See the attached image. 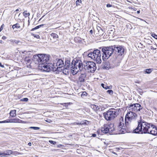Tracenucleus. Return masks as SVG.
<instances>
[{
  "label": "nucleus",
  "instance_id": "11",
  "mask_svg": "<svg viewBox=\"0 0 157 157\" xmlns=\"http://www.w3.org/2000/svg\"><path fill=\"white\" fill-rule=\"evenodd\" d=\"M52 65L54 71H61L62 68L64 66V63L62 59H58L54 61Z\"/></svg>",
  "mask_w": 157,
  "mask_h": 157
},
{
  "label": "nucleus",
  "instance_id": "57",
  "mask_svg": "<svg viewBox=\"0 0 157 157\" xmlns=\"http://www.w3.org/2000/svg\"><path fill=\"white\" fill-rule=\"evenodd\" d=\"M2 42H3V41L2 40H0V43H2Z\"/></svg>",
  "mask_w": 157,
  "mask_h": 157
},
{
  "label": "nucleus",
  "instance_id": "44",
  "mask_svg": "<svg viewBox=\"0 0 157 157\" xmlns=\"http://www.w3.org/2000/svg\"><path fill=\"white\" fill-rule=\"evenodd\" d=\"M136 103L135 104V105L134 106V112L137 111V108H136Z\"/></svg>",
  "mask_w": 157,
  "mask_h": 157
},
{
  "label": "nucleus",
  "instance_id": "14",
  "mask_svg": "<svg viewBox=\"0 0 157 157\" xmlns=\"http://www.w3.org/2000/svg\"><path fill=\"white\" fill-rule=\"evenodd\" d=\"M148 134H150L153 135H156L157 134V128L154 125L151 124L149 130Z\"/></svg>",
  "mask_w": 157,
  "mask_h": 157
},
{
  "label": "nucleus",
  "instance_id": "27",
  "mask_svg": "<svg viewBox=\"0 0 157 157\" xmlns=\"http://www.w3.org/2000/svg\"><path fill=\"white\" fill-rule=\"evenodd\" d=\"M50 36L54 39H56L58 38V37L57 35L54 33H52L51 34Z\"/></svg>",
  "mask_w": 157,
  "mask_h": 157
},
{
  "label": "nucleus",
  "instance_id": "42",
  "mask_svg": "<svg viewBox=\"0 0 157 157\" xmlns=\"http://www.w3.org/2000/svg\"><path fill=\"white\" fill-rule=\"evenodd\" d=\"M33 35L34 37H36L37 39H39L40 38V36L38 35L33 34Z\"/></svg>",
  "mask_w": 157,
  "mask_h": 157
},
{
  "label": "nucleus",
  "instance_id": "46",
  "mask_svg": "<svg viewBox=\"0 0 157 157\" xmlns=\"http://www.w3.org/2000/svg\"><path fill=\"white\" fill-rule=\"evenodd\" d=\"M4 26V25L3 24L1 25V27L0 28V32H1L2 31V30L3 29V27Z\"/></svg>",
  "mask_w": 157,
  "mask_h": 157
},
{
  "label": "nucleus",
  "instance_id": "19",
  "mask_svg": "<svg viewBox=\"0 0 157 157\" xmlns=\"http://www.w3.org/2000/svg\"><path fill=\"white\" fill-rule=\"evenodd\" d=\"M11 122L16 123H24V121L19 119L18 118H15L12 120Z\"/></svg>",
  "mask_w": 157,
  "mask_h": 157
},
{
  "label": "nucleus",
  "instance_id": "36",
  "mask_svg": "<svg viewBox=\"0 0 157 157\" xmlns=\"http://www.w3.org/2000/svg\"><path fill=\"white\" fill-rule=\"evenodd\" d=\"M87 95V93L86 92H83L82 94H81V96L82 97H86Z\"/></svg>",
  "mask_w": 157,
  "mask_h": 157
},
{
  "label": "nucleus",
  "instance_id": "21",
  "mask_svg": "<svg viewBox=\"0 0 157 157\" xmlns=\"http://www.w3.org/2000/svg\"><path fill=\"white\" fill-rule=\"evenodd\" d=\"M16 110H13L10 111V115L12 117H15L16 115Z\"/></svg>",
  "mask_w": 157,
  "mask_h": 157
},
{
  "label": "nucleus",
  "instance_id": "33",
  "mask_svg": "<svg viewBox=\"0 0 157 157\" xmlns=\"http://www.w3.org/2000/svg\"><path fill=\"white\" fill-rule=\"evenodd\" d=\"M12 154L15 155H17L21 154L17 151H12Z\"/></svg>",
  "mask_w": 157,
  "mask_h": 157
},
{
  "label": "nucleus",
  "instance_id": "39",
  "mask_svg": "<svg viewBox=\"0 0 157 157\" xmlns=\"http://www.w3.org/2000/svg\"><path fill=\"white\" fill-rule=\"evenodd\" d=\"M6 152L7 153L8 155H10L12 154V151L11 150H8L6 151Z\"/></svg>",
  "mask_w": 157,
  "mask_h": 157
},
{
  "label": "nucleus",
  "instance_id": "30",
  "mask_svg": "<svg viewBox=\"0 0 157 157\" xmlns=\"http://www.w3.org/2000/svg\"><path fill=\"white\" fill-rule=\"evenodd\" d=\"M44 25H43V24H42V25H38V26L36 27H35L32 29H31V31H34L36 29H39V28H40V27L43 26Z\"/></svg>",
  "mask_w": 157,
  "mask_h": 157
},
{
  "label": "nucleus",
  "instance_id": "50",
  "mask_svg": "<svg viewBox=\"0 0 157 157\" xmlns=\"http://www.w3.org/2000/svg\"><path fill=\"white\" fill-rule=\"evenodd\" d=\"M0 67H4V65H2L1 63L0 62Z\"/></svg>",
  "mask_w": 157,
  "mask_h": 157
},
{
  "label": "nucleus",
  "instance_id": "58",
  "mask_svg": "<svg viewBox=\"0 0 157 157\" xmlns=\"http://www.w3.org/2000/svg\"><path fill=\"white\" fill-rule=\"evenodd\" d=\"M19 11V9H17L15 11L17 12V11Z\"/></svg>",
  "mask_w": 157,
  "mask_h": 157
},
{
  "label": "nucleus",
  "instance_id": "13",
  "mask_svg": "<svg viewBox=\"0 0 157 157\" xmlns=\"http://www.w3.org/2000/svg\"><path fill=\"white\" fill-rule=\"evenodd\" d=\"M120 63L119 61L117 64H114V65L110 63V62L109 61L105 62L103 64V68L106 70H108L109 69H112L115 66H118L119 64Z\"/></svg>",
  "mask_w": 157,
  "mask_h": 157
},
{
  "label": "nucleus",
  "instance_id": "35",
  "mask_svg": "<svg viewBox=\"0 0 157 157\" xmlns=\"http://www.w3.org/2000/svg\"><path fill=\"white\" fill-rule=\"evenodd\" d=\"M29 128L33 129L35 130H39L40 128L36 127H29Z\"/></svg>",
  "mask_w": 157,
  "mask_h": 157
},
{
  "label": "nucleus",
  "instance_id": "53",
  "mask_svg": "<svg viewBox=\"0 0 157 157\" xmlns=\"http://www.w3.org/2000/svg\"><path fill=\"white\" fill-rule=\"evenodd\" d=\"M90 33L91 34H92L93 33V31L92 30H90Z\"/></svg>",
  "mask_w": 157,
  "mask_h": 157
},
{
  "label": "nucleus",
  "instance_id": "12",
  "mask_svg": "<svg viewBox=\"0 0 157 157\" xmlns=\"http://www.w3.org/2000/svg\"><path fill=\"white\" fill-rule=\"evenodd\" d=\"M39 67H41V69L43 71L49 72L51 71H54L52 63H46L39 64Z\"/></svg>",
  "mask_w": 157,
  "mask_h": 157
},
{
  "label": "nucleus",
  "instance_id": "40",
  "mask_svg": "<svg viewBox=\"0 0 157 157\" xmlns=\"http://www.w3.org/2000/svg\"><path fill=\"white\" fill-rule=\"evenodd\" d=\"M151 36L155 39L157 40V35H156L155 33H152L151 34Z\"/></svg>",
  "mask_w": 157,
  "mask_h": 157
},
{
  "label": "nucleus",
  "instance_id": "24",
  "mask_svg": "<svg viewBox=\"0 0 157 157\" xmlns=\"http://www.w3.org/2000/svg\"><path fill=\"white\" fill-rule=\"evenodd\" d=\"M12 28L13 29L15 28H16L17 29H18L20 28V26L19 24L16 23L13 25Z\"/></svg>",
  "mask_w": 157,
  "mask_h": 157
},
{
  "label": "nucleus",
  "instance_id": "45",
  "mask_svg": "<svg viewBox=\"0 0 157 157\" xmlns=\"http://www.w3.org/2000/svg\"><path fill=\"white\" fill-rule=\"evenodd\" d=\"M3 122H4V123H8V122H11V121H10V120H8L3 121Z\"/></svg>",
  "mask_w": 157,
  "mask_h": 157
},
{
  "label": "nucleus",
  "instance_id": "28",
  "mask_svg": "<svg viewBox=\"0 0 157 157\" xmlns=\"http://www.w3.org/2000/svg\"><path fill=\"white\" fill-rule=\"evenodd\" d=\"M135 105V104H133L128 106L129 107L128 108H129V109L132 110L133 112H134V106Z\"/></svg>",
  "mask_w": 157,
  "mask_h": 157
},
{
  "label": "nucleus",
  "instance_id": "7",
  "mask_svg": "<svg viewBox=\"0 0 157 157\" xmlns=\"http://www.w3.org/2000/svg\"><path fill=\"white\" fill-rule=\"evenodd\" d=\"M100 50L98 49L94 50L93 52L89 53L88 54V57L91 58L97 63H101L102 60Z\"/></svg>",
  "mask_w": 157,
  "mask_h": 157
},
{
  "label": "nucleus",
  "instance_id": "2",
  "mask_svg": "<svg viewBox=\"0 0 157 157\" xmlns=\"http://www.w3.org/2000/svg\"><path fill=\"white\" fill-rule=\"evenodd\" d=\"M151 125L146 122L142 121L138 122L137 128L133 130L134 133H138L141 132L142 133H148Z\"/></svg>",
  "mask_w": 157,
  "mask_h": 157
},
{
  "label": "nucleus",
  "instance_id": "48",
  "mask_svg": "<svg viewBox=\"0 0 157 157\" xmlns=\"http://www.w3.org/2000/svg\"><path fill=\"white\" fill-rule=\"evenodd\" d=\"M6 37L5 36H3L2 37V39L3 40H5L6 39Z\"/></svg>",
  "mask_w": 157,
  "mask_h": 157
},
{
  "label": "nucleus",
  "instance_id": "15",
  "mask_svg": "<svg viewBox=\"0 0 157 157\" xmlns=\"http://www.w3.org/2000/svg\"><path fill=\"white\" fill-rule=\"evenodd\" d=\"M97 31H98V33H96L97 36H102L105 32L103 29H102L99 26L97 27Z\"/></svg>",
  "mask_w": 157,
  "mask_h": 157
},
{
  "label": "nucleus",
  "instance_id": "18",
  "mask_svg": "<svg viewBox=\"0 0 157 157\" xmlns=\"http://www.w3.org/2000/svg\"><path fill=\"white\" fill-rule=\"evenodd\" d=\"M70 68H64V67H63L62 68V71L63 74L65 75L69 74V69Z\"/></svg>",
  "mask_w": 157,
  "mask_h": 157
},
{
  "label": "nucleus",
  "instance_id": "25",
  "mask_svg": "<svg viewBox=\"0 0 157 157\" xmlns=\"http://www.w3.org/2000/svg\"><path fill=\"white\" fill-rule=\"evenodd\" d=\"M101 85L103 88L106 90L107 89H111V86H108L106 85H105L103 83L101 84Z\"/></svg>",
  "mask_w": 157,
  "mask_h": 157
},
{
  "label": "nucleus",
  "instance_id": "32",
  "mask_svg": "<svg viewBox=\"0 0 157 157\" xmlns=\"http://www.w3.org/2000/svg\"><path fill=\"white\" fill-rule=\"evenodd\" d=\"M91 107L92 108H93L95 109H96L97 110H98L99 109V108L98 106H97V105H92Z\"/></svg>",
  "mask_w": 157,
  "mask_h": 157
},
{
  "label": "nucleus",
  "instance_id": "34",
  "mask_svg": "<svg viewBox=\"0 0 157 157\" xmlns=\"http://www.w3.org/2000/svg\"><path fill=\"white\" fill-rule=\"evenodd\" d=\"M82 1L81 0H77L76 2V6L80 5Z\"/></svg>",
  "mask_w": 157,
  "mask_h": 157
},
{
  "label": "nucleus",
  "instance_id": "16",
  "mask_svg": "<svg viewBox=\"0 0 157 157\" xmlns=\"http://www.w3.org/2000/svg\"><path fill=\"white\" fill-rule=\"evenodd\" d=\"M86 76V75L85 74H81L79 76L78 82L82 83H83L85 81V78Z\"/></svg>",
  "mask_w": 157,
  "mask_h": 157
},
{
  "label": "nucleus",
  "instance_id": "55",
  "mask_svg": "<svg viewBox=\"0 0 157 157\" xmlns=\"http://www.w3.org/2000/svg\"><path fill=\"white\" fill-rule=\"evenodd\" d=\"M140 10H138L137 11V13L139 14L140 13Z\"/></svg>",
  "mask_w": 157,
  "mask_h": 157
},
{
  "label": "nucleus",
  "instance_id": "61",
  "mask_svg": "<svg viewBox=\"0 0 157 157\" xmlns=\"http://www.w3.org/2000/svg\"><path fill=\"white\" fill-rule=\"evenodd\" d=\"M20 14H21V13H20L19 14V16H19V15H20Z\"/></svg>",
  "mask_w": 157,
  "mask_h": 157
},
{
  "label": "nucleus",
  "instance_id": "1",
  "mask_svg": "<svg viewBox=\"0 0 157 157\" xmlns=\"http://www.w3.org/2000/svg\"><path fill=\"white\" fill-rule=\"evenodd\" d=\"M103 60L108 59L112 55L117 54L122 56L124 53V49L121 46H111L103 48L102 49Z\"/></svg>",
  "mask_w": 157,
  "mask_h": 157
},
{
  "label": "nucleus",
  "instance_id": "9",
  "mask_svg": "<svg viewBox=\"0 0 157 157\" xmlns=\"http://www.w3.org/2000/svg\"><path fill=\"white\" fill-rule=\"evenodd\" d=\"M124 119L122 117H120L117 120V132L116 133V134H124L128 132L124 125Z\"/></svg>",
  "mask_w": 157,
  "mask_h": 157
},
{
  "label": "nucleus",
  "instance_id": "31",
  "mask_svg": "<svg viewBox=\"0 0 157 157\" xmlns=\"http://www.w3.org/2000/svg\"><path fill=\"white\" fill-rule=\"evenodd\" d=\"M44 25H43V24H42V25H38V26L36 27H35L32 29H31V31H34L36 29H39V28H40V27L43 26Z\"/></svg>",
  "mask_w": 157,
  "mask_h": 157
},
{
  "label": "nucleus",
  "instance_id": "41",
  "mask_svg": "<svg viewBox=\"0 0 157 157\" xmlns=\"http://www.w3.org/2000/svg\"><path fill=\"white\" fill-rule=\"evenodd\" d=\"M49 142L51 144H56V142H55V141H53L52 140H49Z\"/></svg>",
  "mask_w": 157,
  "mask_h": 157
},
{
  "label": "nucleus",
  "instance_id": "43",
  "mask_svg": "<svg viewBox=\"0 0 157 157\" xmlns=\"http://www.w3.org/2000/svg\"><path fill=\"white\" fill-rule=\"evenodd\" d=\"M28 58L27 57L25 58V60L27 61V62L28 63H30L31 61V60L30 59H28Z\"/></svg>",
  "mask_w": 157,
  "mask_h": 157
},
{
  "label": "nucleus",
  "instance_id": "38",
  "mask_svg": "<svg viewBox=\"0 0 157 157\" xmlns=\"http://www.w3.org/2000/svg\"><path fill=\"white\" fill-rule=\"evenodd\" d=\"M28 100V99L27 98H22L21 100V101H27Z\"/></svg>",
  "mask_w": 157,
  "mask_h": 157
},
{
  "label": "nucleus",
  "instance_id": "29",
  "mask_svg": "<svg viewBox=\"0 0 157 157\" xmlns=\"http://www.w3.org/2000/svg\"><path fill=\"white\" fill-rule=\"evenodd\" d=\"M23 14L25 17H27L29 16L30 15V13H27L26 10L24 11L23 13Z\"/></svg>",
  "mask_w": 157,
  "mask_h": 157
},
{
  "label": "nucleus",
  "instance_id": "51",
  "mask_svg": "<svg viewBox=\"0 0 157 157\" xmlns=\"http://www.w3.org/2000/svg\"><path fill=\"white\" fill-rule=\"evenodd\" d=\"M96 134H92V136L94 137H96Z\"/></svg>",
  "mask_w": 157,
  "mask_h": 157
},
{
  "label": "nucleus",
  "instance_id": "60",
  "mask_svg": "<svg viewBox=\"0 0 157 157\" xmlns=\"http://www.w3.org/2000/svg\"><path fill=\"white\" fill-rule=\"evenodd\" d=\"M4 156H5L4 155H2L1 157Z\"/></svg>",
  "mask_w": 157,
  "mask_h": 157
},
{
  "label": "nucleus",
  "instance_id": "3",
  "mask_svg": "<svg viewBox=\"0 0 157 157\" xmlns=\"http://www.w3.org/2000/svg\"><path fill=\"white\" fill-rule=\"evenodd\" d=\"M71 66V70L73 75L77 74L79 71H82L83 68V63L80 60L72 61Z\"/></svg>",
  "mask_w": 157,
  "mask_h": 157
},
{
  "label": "nucleus",
  "instance_id": "10",
  "mask_svg": "<svg viewBox=\"0 0 157 157\" xmlns=\"http://www.w3.org/2000/svg\"><path fill=\"white\" fill-rule=\"evenodd\" d=\"M113 124H105L101 128V131L104 133H109L110 134H116Z\"/></svg>",
  "mask_w": 157,
  "mask_h": 157
},
{
  "label": "nucleus",
  "instance_id": "47",
  "mask_svg": "<svg viewBox=\"0 0 157 157\" xmlns=\"http://www.w3.org/2000/svg\"><path fill=\"white\" fill-rule=\"evenodd\" d=\"M106 6L107 7H110L112 6V5L110 4H108L106 5Z\"/></svg>",
  "mask_w": 157,
  "mask_h": 157
},
{
  "label": "nucleus",
  "instance_id": "17",
  "mask_svg": "<svg viewBox=\"0 0 157 157\" xmlns=\"http://www.w3.org/2000/svg\"><path fill=\"white\" fill-rule=\"evenodd\" d=\"M70 64V59H66L65 61V64H64V68H71Z\"/></svg>",
  "mask_w": 157,
  "mask_h": 157
},
{
  "label": "nucleus",
  "instance_id": "4",
  "mask_svg": "<svg viewBox=\"0 0 157 157\" xmlns=\"http://www.w3.org/2000/svg\"><path fill=\"white\" fill-rule=\"evenodd\" d=\"M120 109L112 108L103 113L105 118L107 121L113 120L118 114Z\"/></svg>",
  "mask_w": 157,
  "mask_h": 157
},
{
  "label": "nucleus",
  "instance_id": "6",
  "mask_svg": "<svg viewBox=\"0 0 157 157\" xmlns=\"http://www.w3.org/2000/svg\"><path fill=\"white\" fill-rule=\"evenodd\" d=\"M50 57L48 55L45 54H38L34 55L33 57V60L36 63L38 64L47 63L50 59Z\"/></svg>",
  "mask_w": 157,
  "mask_h": 157
},
{
  "label": "nucleus",
  "instance_id": "52",
  "mask_svg": "<svg viewBox=\"0 0 157 157\" xmlns=\"http://www.w3.org/2000/svg\"><path fill=\"white\" fill-rule=\"evenodd\" d=\"M28 145L29 146H31V145H32V144L31 142H29L28 143Z\"/></svg>",
  "mask_w": 157,
  "mask_h": 157
},
{
  "label": "nucleus",
  "instance_id": "54",
  "mask_svg": "<svg viewBox=\"0 0 157 157\" xmlns=\"http://www.w3.org/2000/svg\"><path fill=\"white\" fill-rule=\"evenodd\" d=\"M3 155H8V154H7V153L6 152V153H3Z\"/></svg>",
  "mask_w": 157,
  "mask_h": 157
},
{
  "label": "nucleus",
  "instance_id": "8",
  "mask_svg": "<svg viewBox=\"0 0 157 157\" xmlns=\"http://www.w3.org/2000/svg\"><path fill=\"white\" fill-rule=\"evenodd\" d=\"M83 65L84 69L88 72L93 73L97 69L96 64L93 61H84Z\"/></svg>",
  "mask_w": 157,
  "mask_h": 157
},
{
  "label": "nucleus",
  "instance_id": "20",
  "mask_svg": "<svg viewBox=\"0 0 157 157\" xmlns=\"http://www.w3.org/2000/svg\"><path fill=\"white\" fill-rule=\"evenodd\" d=\"M10 42L13 44V45H14L15 44H21V42L18 40H10Z\"/></svg>",
  "mask_w": 157,
  "mask_h": 157
},
{
  "label": "nucleus",
  "instance_id": "56",
  "mask_svg": "<svg viewBox=\"0 0 157 157\" xmlns=\"http://www.w3.org/2000/svg\"><path fill=\"white\" fill-rule=\"evenodd\" d=\"M76 124H77V125H81V124H80V123H76Z\"/></svg>",
  "mask_w": 157,
  "mask_h": 157
},
{
  "label": "nucleus",
  "instance_id": "59",
  "mask_svg": "<svg viewBox=\"0 0 157 157\" xmlns=\"http://www.w3.org/2000/svg\"><path fill=\"white\" fill-rule=\"evenodd\" d=\"M0 123H3V121H0Z\"/></svg>",
  "mask_w": 157,
  "mask_h": 157
},
{
  "label": "nucleus",
  "instance_id": "23",
  "mask_svg": "<svg viewBox=\"0 0 157 157\" xmlns=\"http://www.w3.org/2000/svg\"><path fill=\"white\" fill-rule=\"evenodd\" d=\"M136 108H137V111H140V110L142 109L143 107L141 105L138 103H136Z\"/></svg>",
  "mask_w": 157,
  "mask_h": 157
},
{
  "label": "nucleus",
  "instance_id": "22",
  "mask_svg": "<svg viewBox=\"0 0 157 157\" xmlns=\"http://www.w3.org/2000/svg\"><path fill=\"white\" fill-rule=\"evenodd\" d=\"M152 69L149 68L145 70L144 71V74H150L151 72L152 71Z\"/></svg>",
  "mask_w": 157,
  "mask_h": 157
},
{
  "label": "nucleus",
  "instance_id": "5",
  "mask_svg": "<svg viewBox=\"0 0 157 157\" xmlns=\"http://www.w3.org/2000/svg\"><path fill=\"white\" fill-rule=\"evenodd\" d=\"M137 115L133 112L129 111L125 116V124L126 127L130 128L132 125V122L136 119Z\"/></svg>",
  "mask_w": 157,
  "mask_h": 157
},
{
  "label": "nucleus",
  "instance_id": "49",
  "mask_svg": "<svg viewBox=\"0 0 157 157\" xmlns=\"http://www.w3.org/2000/svg\"><path fill=\"white\" fill-rule=\"evenodd\" d=\"M79 37H76L75 38V40L76 41H77V40H78V39H79Z\"/></svg>",
  "mask_w": 157,
  "mask_h": 157
},
{
  "label": "nucleus",
  "instance_id": "26",
  "mask_svg": "<svg viewBox=\"0 0 157 157\" xmlns=\"http://www.w3.org/2000/svg\"><path fill=\"white\" fill-rule=\"evenodd\" d=\"M89 123V122L88 121L86 120H84L83 121H82L80 122V124H81L84 125H88Z\"/></svg>",
  "mask_w": 157,
  "mask_h": 157
},
{
  "label": "nucleus",
  "instance_id": "37",
  "mask_svg": "<svg viewBox=\"0 0 157 157\" xmlns=\"http://www.w3.org/2000/svg\"><path fill=\"white\" fill-rule=\"evenodd\" d=\"M107 92L110 94H113V91L112 90H109L107 91Z\"/></svg>",
  "mask_w": 157,
  "mask_h": 157
}]
</instances>
